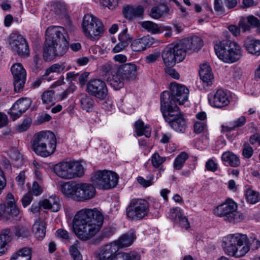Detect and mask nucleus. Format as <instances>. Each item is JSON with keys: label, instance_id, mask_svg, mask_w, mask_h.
Masks as SVG:
<instances>
[{"label": "nucleus", "instance_id": "nucleus-6", "mask_svg": "<svg viewBox=\"0 0 260 260\" xmlns=\"http://www.w3.org/2000/svg\"><path fill=\"white\" fill-rule=\"evenodd\" d=\"M31 146L37 155L44 157L50 156L56 149L55 136L50 131H41L38 133L34 136Z\"/></svg>", "mask_w": 260, "mask_h": 260}, {"label": "nucleus", "instance_id": "nucleus-61", "mask_svg": "<svg viewBox=\"0 0 260 260\" xmlns=\"http://www.w3.org/2000/svg\"><path fill=\"white\" fill-rule=\"evenodd\" d=\"M118 38L119 42L126 46L128 45L132 40V37L128 34H119Z\"/></svg>", "mask_w": 260, "mask_h": 260}, {"label": "nucleus", "instance_id": "nucleus-35", "mask_svg": "<svg viewBox=\"0 0 260 260\" xmlns=\"http://www.w3.org/2000/svg\"><path fill=\"white\" fill-rule=\"evenodd\" d=\"M135 127L138 136L144 135L147 138L151 136V128L149 125H144V122L140 120L135 122Z\"/></svg>", "mask_w": 260, "mask_h": 260}, {"label": "nucleus", "instance_id": "nucleus-11", "mask_svg": "<svg viewBox=\"0 0 260 260\" xmlns=\"http://www.w3.org/2000/svg\"><path fill=\"white\" fill-rule=\"evenodd\" d=\"M86 91L89 95L100 100L106 99L108 95L106 83L99 79L90 80L86 84Z\"/></svg>", "mask_w": 260, "mask_h": 260}, {"label": "nucleus", "instance_id": "nucleus-59", "mask_svg": "<svg viewBox=\"0 0 260 260\" xmlns=\"http://www.w3.org/2000/svg\"><path fill=\"white\" fill-rule=\"evenodd\" d=\"M10 156L12 159L18 162V165H20L23 164L22 155L18 150H13L11 151Z\"/></svg>", "mask_w": 260, "mask_h": 260}, {"label": "nucleus", "instance_id": "nucleus-9", "mask_svg": "<svg viewBox=\"0 0 260 260\" xmlns=\"http://www.w3.org/2000/svg\"><path fill=\"white\" fill-rule=\"evenodd\" d=\"M182 46L176 43L167 46L162 51L161 55L163 62L166 67H172L177 61H182L185 57V53Z\"/></svg>", "mask_w": 260, "mask_h": 260}, {"label": "nucleus", "instance_id": "nucleus-13", "mask_svg": "<svg viewBox=\"0 0 260 260\" xmlns=\"http://www.w3.org/2000/svg\"><path fill=\"white\" fill-rule=\"evenodd\" d=\"M82 29L84 32H103L106 30L102 21L91 13L84 15Z\"/></svg>", "mask_w": 260, "mask_h": 260}, {"label": "nucleus", "instance_id": "nucleus-53", "mask_svg": "<svg viewBox=\"0 0 260 260\" xmlns=\"http://www.w3.org/2000/svg\"><path fill=\"white\" fill-rule=\"evenodd\" d=\"M94 256L97 260H108L110 256L102 247L94 252Z\"/></svg>", "mask_w": 260, "mask_h": 260}, {"label": "nucleus", "instance_id": "nucleus-51", "mask_svg": "<svg viewBox=\"0 0 260 260\" xmlns=\"http://www.w3.org/2000/svg\"><path fill=\"white\" fill-rule=\"evenodd\" d=\"M245 117L244 116H241L239 118H238L236 121H235L233 123V125L231 126H222V131H231L236 127H238L242 126L244 124L245 122Z\"/></svg>", "mask_w": 260, "mask_h": 260}, {"label": "nucleus", "instance_id": "nucleus-47", "mask_svg": "<svg viewBox=\"0 0 260 260\" xmlns=\"http://www.w3.org/2000/svg\"><path fill=\"white\" fill-rule=\"evenodd\" d=\"M188 154L185 152H181L175 158L174 162V168L176 170H180L183 167L185 160L188 158Z\"/></svg>", "mask_w": 260, "mask_h": 260}, {"label": "nucleus", "instance_id": "nucleus-38", "mask_svg": "<svg viewBox=\"0 0 260 260\" xmlns=\"http://www.w3.org/2000/svg\"><path fill=\"white\" fill-rule=\"evenodd\" d=\"M81 108L86 112H90L94 105V100L86 94L81 95L80 100Z\"/></svg>", "mask_w": 260, "mask_h": 260}, {"label": "nucleus", "instance_id": "nucleus-15", "mask_svg": "<svg viewBox=\"0 0 260 260\" xmlns=\"http://www.w3.org/2000/svg\"><path fill=\"white\" fill-rule=\"evenodd\" d=\"M7 198L9 200L7 204L3 200H0V217L10 219L11 217L18 216L20 211L15 205L13 195L9 193Z\"/></svg>", "mask_w": 260, "mask_h": 260}, {"label": "nucleus", "instance_id": "nucleus-2", "mask_svg": "<svg viewBox=\"0 0 260 260\" xmlns=\"http://www.w3.org/2000/svg\"><path fill=\"white\" fill-rule=\"evenodd\" d=\"M43 47V58L46 61L62 56L67 52L69 43L62 34H46Z\"/></svg>", "mask_w": 260, "mask_h": 260}, {"label": "nucleus", "instance_id": "nucleus-44", "mask_svg": "<svg viewBox=\"0 0 260 260\" xmlns=\"http://www.w3.org/2000/svg\"><path fill=\"white\" fill-rule=\"evenodd\" d=\"M103 247L110 256V259L115 256V254H117V252L119 249L118 245L115 241L111 242L109 244L105 245Z\"/></svg>", "mask_w": 260, "mask_h": 260}, {"label": "nucleus", "instance_id": "nucleus-57", "mask_svg": "<svg viewBox=\"0 0 260 260\" xmlns=\"http://www.w3.org/2000/svg\"><path fill=\"white\" fill-rule=\"evenodd\" d=\"M31 194L38 196L41 194L43 191V186L37 181H34L31 190L29 191Z\"/></svg>", "mask_w": 260, "mask_h": 260}, {"label": "nucleus", "instance_id": "nucleus-29", "mask_svg": "<svg viewBox=\"0 0 260 260\" xmlns=\"http://www.w3.org/2000/svg\"><path fill=\"white\" fill-rule=\"evenodd\" d=\"M136 239V235L133 230H130L122 235L118 240L115 241L119 248L127 247L132 244Z\"/></svg>", "mask_w": 260, "mask_h": 260}, {"label": "nucleus", "instance_id": "nucleus-64", "mask_svg": "<svg viewBox=\"0 0 260 260\" xmlns=\"http://www.w3.org/2000/svg\"><path fill=\"white\" fill-rule=\"evenodd\" d=\"M32 199L33 198L31 193H30V191H28L24 194L21 199V202L23 206L24 207L28 206L31 202Z\"/></svg>", "mask_w": 260, "mask_h": 260}, {"label": "nucleus", "instance_id": "nucleus-39", "mask_svg": "<svg viewBox=\"0 0 260 260\" xmlns=\"http://www.w3.org/2000/svg\"><path fill=\"white\" fill-rule=\"evenodd\" d=\"M140 255L136 252H119L108 260H140Z\"/></svg>", "mask_w": 260, "mask_h": 260}, {"label": "nucleus", "instance_id": "nucleus-28", "mask_svg": "<svg viewBox=\"0 0 260 260\" xmlns=\"http://www.w3.org/2000/svg\"><path fill=\"white\" fill-rule=\"evenodd\" d=\"M139 23L144 30L150 32H159L172 30L170 26H158L156 23L150 21H142Z\"/></svg>", "mask_w": 260, "mask_h": 260}, {"label": "nucleus", "instance_id": "nucleus-48", "mask_svg": "<svg viewBox=\"0 0 260 260\" xmlns=\"http://www.w3.org/2000/svg\"><path fill=\"white\" fill-rule=\"evenodd\" d=\"M42 100L44 104H50L55 101V91L53 90H48L44 91L42 94Z\"/></svg>", "mask_w": 260, "mask_h": 260}, {"label": "nucleus", "instance_id": "nucleus-1", "mask_svg": "<svg viewBox=\"0 0 260 260\" xmlns=\"http://www.w3.org/2000/svg\"><path fill=\"white\" fill-rule=\"evenodd\" d=\"M103 221L104 216L98 209L84 208L77 212L74 216L73 231L79 239L87 241L100 231Z\"/></svg>", "mask_w": 260, "mask_h": 260}, {"label": "nucleus", "instance_id": "nucleus-41", "mask_svg": "<svg viewBox=\"0 0 260 260\" xmlns=\"http://www.w3.org/2000/svg\"><path fill=\"white\" fill-rule=\"evenodd\" d=\"M12 49L21 57L28 56L29 54V49L26 41L19 44L17 47L16 46Z\"/></svg>", "mask_w": 260, "mask_h": 260}, {"label": "nucleus", "instance_id": "nucleus-33", "mask_svg": "<svg viewBox=\"0 0 260 260\" xmlns=\"http://www.w3.org/2000/svg\"><path fill=\"white\" fill-rule=\"evenodd\" d=\"M169 12L168 7L164 4L153 7L149 12V16L154 19H159L168 14Z\"/></svg>", "mask_w": 260, "mask_h": 260}, {"label": "nucleus", "instance_id": "nucleus-4", "mask_svg": "<svg viewBox=\"0 0 260 260\" xmlns=\"http://www.w3.org/2000/svg\"><path fill=\"white\" fill-rule=\"evenodd\" d=\"M61 190L66 197L77 202H84L92 199L96 190L90 183L70 181L61 185Z\"/></svg>", "mask_w": 260, "mask_h": 260}, {"label": "nucleus", "instance_id": "nucleus-46", "mask_svg": "<svg viewBox=\"0 0 260 260\" xmlns=\"http://www.w3.org/2000/svg\"><path fill=\"white\" fill-rule=\"evenodd\" d=\"M152 166L156 169L158 168L166 161V157L160 156L158 152L153 154L150 158Z\"/></svg>", "mask_w": 260, "mask_h": 260}, {"label": "nucleus", "instance_id": "nucleus-23", "mask_svg": "<svg viewBox=\"0 0 260 260\" xmlns=\"http://www.w3.org/2000/svg\"><path fill=\"white\" fill-rule=\"evenodd\" d=\"M239 26L242 31H250L251 28L260 27V20L252 15L241 17L239 19Z\"/></svg>", "mask_w": 260, "mask_h": 260}, {"label": "nucleus", "instance_id": "nucleus-27", "mask_svg": "<svg viewBox=\"0 0 260 260\" xmlns=\"http://www.w3.org/2000/svg\"><path fill=\"white\" fill-rule=\"evenodd\" d=\"M243 46L249 53L255 56L260 55V40L247 38L244 42Z\"/></svg>", "mask_w": 260, "mask_h": 260}, {"label": "nucleus", "instance_id": "nucleus-21", "mask_svg": "<svg viewBox=\"0 0 260 260\" xmlns=\"http://www.w3.org/2000/svg\"><path fill=\"white\" fill-rule=\"evenodd\" d=\"M31 100L29 98H22L18 100L10 109L9 114L14 120L20 117L30 107Z\"/></svg>", "mask_w": 260, "mask_h": 260}, {"label": "nucleus", "instance_id": "nucleus-42", "mask_svg": "<svg viewBox=\"0 0 260 260\" xmlns=\"http://www.w3.org/2000/svg\"><path fill=\"white\" fill-rule=\"evenodd\" d=\"M247 202L251 204H255L260 200V194L258 192L247 188L245 193Z\"/></svg>", "mask_w": 260, "mask_h": 260}, {"label": "nucleus", "instance_id": "nucleus-7", "mask_svg": "<svg viewBox=\"0 0 260 260\" xmlns=\"http://www.w3.org/2000/svg\"><path fill=\"white\" fill-rule=\"evenodd\" d=\"M213 212L215 215L223 217L224 220L231 223L239 222L244 219L243 214L237 210V204L231 199L216 207Z\"/></svg>", "mask_w": 260, "mask_h": 260}, {"label": "nucleus", "instance_id": "nucleus-12", "mask_svg": "<svg viewBox=\"0 0 260 260\" xmlns=\"http://www.w3.org/2000/svg\"><path fill=\"white\" fill-rule=\"evenodd\" d=\"M138 67L134 63H126L119 66L117 76L119 80L121 82V86L115 88L117 90L122 88L124 85V81H134L137 78Z\"/></svg>", "mask_w": 260, "mask_h": 260}, {"label": "nucleus", "instance_id": "nucleus-3", "mask_svg": "<svg viewBox=\"0 0 260 260\" xmlns=\"http://www.w3.org/2000/svg\"><path fill=\"white\" fill-rule=\"evenodd\" d=\"M247 240L246 235L238 233L230 234L222 238L221 247L226 255L240 257L248 252V246H244Z\"/></svg>", "mask_w": 260, "mask_h": 260}, {"label": "nucleus", "instance_id": "nucleus-8", "mask_svg": "<svg viewBox=\"0 0 260 260\" xmlns=\"http://www.w3.org/2000/svg\"><path fill=\"white\" fill-rule=\"evenodd\" d=\"M91 181L99 189L106 190L114 187L117 184L118 176L110 171H99L91 177Z\"/></svg>", "mask_w": 260, "mask_h": 260}, {"label": "nucleus", "instance_id": "nucleus-26", "mask_svg": "<svg viewBox=\"0 0 260 260\" xmlns=\"http://www.w3.org/2000/svg\"><path fill=\"white\" fill-rule=\"evenodd\" d=\"M53 170L54 172L58 177L65 179H71L70 161H62L56 164Z\"/></svg>", "mask_w": 260, "mask_h": 260}, {"label": "nucleus", "instance_id": "nucleus-31", "mask_svg": "<svg viewBox=\"0 0 260 260\" xmlns=\"http://www.w3.org/2000/svg\"><path fill=\"white\" fill-rule=\"evenodd\" d=\"M42 206L46 209H50L53 212H57L60 209L59 199L56 196H52L42 202Z\"/></svg>", "mask_w": 260, "mask_h": 260}, {"label": "nucleus", "instance_id": "nucleus-58", "mask_svg": "<svg viewBox=\"0 0 260 260\" xmlns=\"http://www.w3.org/2000/svg\"><path fill=\"white\" fill-rule=\"evenodd\" d=\"M147 178L148 180H146L142 177L140 176L138 177L137 181L141 185L145 187H147L152 185V181L153 179V175H149Z\"/></svg>", "mask_w": 260, "mask_h": 260}, {"label": "nucleus", "instance_id": "nucleus-49", "mask_svg": "<svg viewBox=\"0 0 260 260\" xmlns=\"http://www.w3.org/2000/svg\"><path fill=\"white\" fill-rule=\"evenodd\" d=\"M183 214V211L180 208L175 207L170 209L168 217L172 220L177 221Z\"/></svg>", "mask_w": 260, "mask_h": 260}, {"label": "nucleus", "instance_id": "nucleus-30", "mask_svg": "<svg viewBox=\"0 0 260 260\" xmlns=\"http://www.w3.org/2000/svg\"><path fill=\"white\" fill-rule=\"evenodd\" d=\"M199 74L201 79L207 85H210L212 83L213 80V76L208 64L203 63L201 65Z\"/></svg>", "mask_w": 260, "mask_h": 260}, {"label": "nucleus", "instance_id": "nucleus-22", "mask_svg": "<svg viewBox=\"0 0 260 260\" xmlns=\"http://www.w3.org/2000/svg\"><path fill=\"white\" fill-rule=\"evenodd\" d=\"M170 92L174 96L176 101L180 105L183 104L187 101L189 90L185 86L172 83L170 87Z\"/></svg>", "mask_w": 260, "mask_h": 260}, {"label": "nucleus", "instance_id": "nucleus-43", "mask_svg": "<svg viewBox=\"0 0 260 260\" xmlns=\"http://www.w3.org/2000/svg\"><path fill=\"white\" fill-rule=\"evenodd\" d=\"M244 246H248V251L250 248L252 250H256L260 247V240L256 235L252 234L249 238H248L247 242Z\"/></svg>", "mask_w": 260, "mask_h": 260}, {"label": "nucleus", "instance_id": "nucleus-50", "mask_svg": "<svg viewBox=\"0 0 260 260\" xmlns=\"http://www.w3.org/2000/svg\"><path fill=\"white\" fill-rule=\"evenodd\" d=\"M64 67L58 63H55L48 68L44 74V77H47L51 73H60L64 70Z\"/></svg>", "mask_w": 260, "mask_h": 260}, {"label": "nucleus", "instance_id": "nucleus-24", "mask_svg": "<svg viewBox=\"0 0 260 260\" xmlns=\"http://www.w3.org/2000/svg\"><path fill=\"white\" fill-rule=\"evenodd\" d=\"M154 43V39L149 35L135 40L131 44L134 51L138 52L145 50Z\"/></svg>", "mask_w": 260, "mask_h": 260}, {"label": "nucleus", "instance_id": "nucleus-5", "mask_svg": "<svg viewBox=\"0 0 260 260\" xmlns=\"http://www.w3.org/2000/svg\"><path fill=\"white\" fill-rule=\"evenodd\" d=\"M225 38L214 44L216 54L225 63L235 62L242 56V48L237 42L230 40L228 35Z\"/></svg>", "mask_w": 260, "mask_h": 260}, {"label": "nucleus", "instance_id": "nucleus-10", "mask_svg": "<svg viewBox=\"0 0 260 260\" xmlns=\"http://www.w3.org/2000/svg\"><path fill=\"white\" fill-rule=\"evenodd\" d=\"M149 204L144 199H134L126 209L127 216L133 220H140L147 215Z\"/></svg>", "mask_w": 260, "mask_h": 260}, {"label": "nucleus", "instance_id": "nucleus-32", "mask_svg": "<svg viewBox=\"0 0 260 260\" xmlns=\"http://www.w3.org/2000/svg\"><path fill=\"white\" fill-rule=\"evenodd\" d=\"M32 232L38 240H43L46 235V223L40 219H37L32 225Z\"/></svg>", "mask_w": 260, "mask_h": 260}, {"label": "nucleus", "instance_id": "nucleus-34", "mask_svg": "<svg viewBox=\"0 0 260 260\" xmlns=\"http://www.w3.org/2000/svg\"><path fill=\"white\" fill-rule=\"evenodd\" d=\"M10 233L9 229H5L0 232V255L5 253L7 250L6 245L11 240Z\"/></svg>", "mask_w": 260, "mask_h": 260}, {"label": "nucleus", "instance_id": "nucleus-37", "mask_svg": "<svg viewBox=\"0 0 260 260\" xmlns=\"http://www.w3.org/2000/svg\"><path fill=\"white\" fill-rule=\"evenodd\" d=\"M221 159L223 161L227 162L233 167H238L240 164L239 158L236 154L230 151L223 153Z\"/></svg>", "mask_w": 260, "mask_h": 260}, {"label": "nucleus", "instance_id": "nucleus-55", "mask_svg": "<svg viewBox=\"0 0 260 260\" xmlns=\"http://www.w3.org/2000/svg\"><path fill=\"white\" fill-rule=\"evenodd\" d=\"M160 54L158 52H154L146 56L145 58L147 63L151 64L156 62L159 59Z\"/></svg>", "mask_w": 260, "mask_h": 260}, {"label": "nucleus", "instance_id": "nucleus-62", "mask_svg": "<svg viewBox=\"0 0 260 260\" xmlns=\"http://www.w3.org/2000/svg\"><path fill=\"white\" fill-rule=\"evenodd\" d=\"M253 149L248 143H244L243 146V155L247 158H250L253 154Z\"/></svg>", "mask_w": 260, "mask_h": 260}, {"label": "nucleus", "instance_id": "nucleus-19", "mask_svg": "<svg viewBox=\"0 0 260 260\" xmlns=\"http://www.w3.org/2000/svg\"><path fill=\"white\" fill-rule=\"evenodd\" d=\"M182 46V49L186 53L188 51L190 53L198 51L203 45L202 39L197 36L184 39L178 43Z\"/></svg>", "mask_w": 260, "mask_h": 260}, {"label": "nucleus", "instance_id": "nucleus-56", "mask_svg": "<svg viewBox=\"0 0 260 260\" xmlns=\"http://www.w3.org/2000/svg\"><path fill=\"white\" fill-rule=\"evenodd\" d=\"M77 89L75 85L70 86L66 90L57 95V98L60 101L66 99L69 94L73 93Z\"/></svg>", "mask_w": 260, "mask_h": 260}, {"label": "nucleus", "instance_id": "nucleus-40", "mask_svg": "<svg viewBox=\"0 0 260 260\" xmlns=\"http://www.w3.org/2000/svg\"><path fill=\"white\" fill-rule=\"evenodd\" d=\"M13 258L17 260H31V249L24 247L13 255Z\"/></svg>", "mask_w": 260, "mask_h": 260}, {"label": "nucleus", "instance_id": "nucleus-63", "mask_svg": "<svg viewBox=\"0 0 260 260\" xmlns=\"http://www.w3.org/2000/svg\"><path fill=\"white\" fill-rule=\"evenodd\" d=\"M206 168L207 170L214 172L218 169V165L213 159H209L206 163Z\"/></svg>", "mask_w": 260, "mask_h": 260}, {"label": "nucleus", "instance_id": "nucleus-25", "mask_svg": "<svg viewBox=\"0 0 260 260\" xmlns=\"http://www.w3.org/2000/svg\"><path fill=\"white\" fill-rule=\"evenodd\" d=\"M144 11L143 7L140 5L136 7L127 6L122 10L124 17L129 20H133L136 17L142 18Z\"/></svg>", "mask_w": 260, "mask_h": 260}, {"label": "nucleus", "instance_id": "nucleus-20", "mask_svg": "<svg viewBox=\"0 0 260 260\" xmlns=\"http://www.w3.org/2000/svg\"><path fill=\"white\" fill-rule=\"evenodd\" d=\"M208 101L211 106L217 108L226 106L230 103L229 96L221 89L217 90L214 94H209Z\"/></svg>", "mask_w": 260, "mask_h": 260}, {"label": "nucleus", "instance_id": "nucleus-14", "mask_svg": "<svg viewBox=\"0 0 260 260\" xmlns=\"http://www.w3.org/2000/svg\"><path fill=\"white\" fill-rule=\"evenodd\" d=\"M11 71L13 76L14 90L16 92H20L22 90L25 83L26 71L20 63L14 64Z\"/></svg>", "mask_w": 260, "mask_h": 260}, {"label": "nucleus", "instance_id": "nucleus-60", "mask_svg": "<svg viewBox=\"0 0 260 260\" xmlns=\"http://www.w3.org/2000/svg\"><path fill=\"white\" fill-rule=\"evenodd\" d=\"M41 60L38 55H35L34 56L33 60L31 63V68L33 72H37L41 68Z\"/></svg>", "mask_w": 260, "mask_h": 260}, {"label": "nucleus", "instance_id": "nucleus-52", "mask_svg": "<svg viewBox=\"0 0 260 260\" xmlns=\"http://www.w3.org/2000/svg\"><path fill=\"white\" fill-rule=\"evenodd\" d=\"M15 234L18 237L27 238L30 236V232L26 227L18 226L15 228Z\"/></svg>", "mask_w": 260, "mask_h": 260}, {"label": "nucleus", "instance_id": "nucleus-36", "mask_svg": "<svg viewBox=\"0 0 260 260\" xmlns=\"http://www.w3.org/2000/svg\"><path fill=\"white\" fill-rule=\"evenodd\" d=\"M70 172L71 179L80 177L84 174V168L79 162L70 161Z\"/></svg>", "mask_w": 260, "mask_h": 260}, {"label": "nucleus", "instance_id": "nucleus-18", "mask_svg": "<svg viewBox=\"0 0 260 260\" xmlns=\"http://www.w3.org/2000/svg\"><path fill=\"white\" fill-rule=\"evenodd\" d=\"M119 65L112 62H108L101 67V71L103 75H111L112 78L110 80V84L114 89L121 86V82L118 78L117 74Z\"/></svg>", "mask_w": 260, "mask_h": 260}, {"label": "nucleus", "instance_id": "nucleus-54", "mask_svg": "<svg viewBox=\"0 0 260 260\" xmlns=\"http://www.w3.org/2000/svg\"><path fill=\"white\" fill-rule=\"evenodd\" d=\"M194 132L198 134H201L207 129L205 121H197L194 124Z\"/></svg>", "mask_w": 260, "mask_h": 260}, {"label": "nucleus", "instance_id": "nucleus-17", "mask_svg": "<svg viewBox=\"0 0 260 260\" xmlns=\"http://www.w3.org/2000/svg\"><path fill=\"white\" fill-rule=\"evenodd\" d=\"M164 118L176 132L181 133L185 132L187 127V122L179 110L177 112L168 114L167 116L164 117Z\"/></svg>", "mask_w": 260, "mask_h": 260}, {"label": "nucleus", "instance_id": "nucleus-16", "mask_svg": "<svg viewBox=\"0 0 260 260\" xmlns=\"http://www.w3.org/2000/svg\"><path fill=\"white\" fill-rule=\"evenodd\" d=\"M176 99L172 96V94L168 91H165L162 92L160 96V111L164 117L167 116L168 114L177 112L179 108L177 106Z\"/></svg>", "mask_w": 260, "mask_h": 260}, {"label": "nucleus", "instance_id": "nucleus-45", "mask_svg": "<svg viewBox=\"0 0 260 260\" xmlns=\"http://www.w3.org/2000/svg\"><path fill=\"white\" fill-rule=\"evenodd\" d=\"M25 41L24 37L19 34H11L9 38V44L12 48Z\"/></svg>", "mask_w": 260, "mask_h": 260}]
</instances>
